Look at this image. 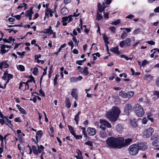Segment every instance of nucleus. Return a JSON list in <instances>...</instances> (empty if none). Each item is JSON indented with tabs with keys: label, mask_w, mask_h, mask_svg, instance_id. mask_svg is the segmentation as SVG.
<instances>
[{
	"label": "nucleus",
	"mask_w": 159,
	"mask_h": 159,
	"mask_svg": "<svg viewBox=\"0 0 159 159\" xmlns=\"http://www.w3.org/2000/svg\"><path fill=\"white\" fill-rule=\"evenodd\" d=\"M156 83L157 87H159V77L156 79Z\"/></svg>",
	"instance_id": "64"
},
{
	"label": "nucleus",
	"mask_w": 159,
	"mask_h": 159,
	"mask_svg": "<svg viewBox=\"0 0 159 159\" xmlns=\"http://www.w3.org/2000/svg\"><path fill=\"white\" fill-rule=\"evenodd\" d=\"M68 127L71 134L73 135H74L75 132L73 127L69 125H68Z\"/></svg>",
	"instance_id": "29"
},
{
	"label": "nucleus",
	"mask_w": 159,
	"mask_h": 159,
	"mask_svg": "<svg viewBox=\"0 0 159 159\" xmlns=\"http://www.w3.org/2000/svg\"><path fill=\"white\" fill-rule=\"evenodd\" d=\"M85 144L92 146L93 145V142L90 141H88L85 143Z\"/></svg>",
	"instance_id": "53"
},
{
	"label": "nucleus",
	"mask_w": 159,
	"mask_h": 159,
	"mask_svg": "<svg viewBox=\"0 0 159 159\" xmlns=\"http://www.w3.org/2000/svg\"><path fill=\"white\" fill-rule=\"evenodd\" d=\"M153 94L157 96V98H159V92L158 91H155L153 93Z\"/></svg>",
	"instance_id": "60"
},
{
	"label": "nucleus",
	"mask_w": 159,
	"mask_h": 159,
	"mask_svg": "<svg viewBox=\"0 0 159 159\" xmlns=\"http://www.w3.org/2000/svg\"><path fill=\"white\" fill-rule=\"evenodd\" d=\"M66 106L68 108H69L70 107V102L69 99L67 98L65 101Z\"/></svg>",
	"instance_id": "31"
},
{
	"label": "nucleus",
	"mask_w": 159,
	"mask_h": 159,
	"mask_svg": "<svg viewBox=\"0 0 159 159\" xmlns=\"http://www.w3.org/2000/svg\"><path fill=\"white\" fill-rule=\"evenodd\" d=\"M103 38L105 43L106 44H108L109 43L108 41V37L105 34H103Z\"/></svg>",
	"instance_id": "34"
},
{
	"label": "nucleus",
	"mask_w": 159,
	"mask_h": 159,
	"mask_svg": "<svg viewBox=\"0 0 159 159\" xmlns=\"http://www.w3.org/2000/svg\"><path fill=\"white\" fill-rule=\"evenodd\" d=\"M25 53V51H23L22 52H17V54L20 56H24Z\"/></svg>",
	"instance_id": "56"
},
{
	"label": "nucleus",
	"mask_w": 159,
	"mask_h": 159,
	"mask_svg": "<svg viewBox=\"0 0 159 159\" xmlns=\"http://www.w3.org/2000/svg\"><path fill=\"white\" fill-rule=\"evenodd\" d=\"M131 39L129 38H127L124 41H122L120 43V46L122 48L125 45L129 46L130 45Z\"/></svg>",
	"instance_id": "7"
},
{
	"label": "nucleus",
	"mask_w": 159,
	"mask_h": 159,
	"mask_svg": "<svg viewBox=\"0 0 159 159\" xmlns=\"http://www.w3.org/2000/svg\"><path fill=\"white\" fill-rule=\"evenodd\" d=\"M100 124L103 126H106L108 128H111L112 127L111 124L108 121L105 120L100 119Z\"/></svg>",
	"instance_id": "13"
},
{
	"label": "nucleus",
	"mask_w": 159,
	"mask_h": 159,
	"mask_svg": "<svg viewBox=\"0 0 159 159\" xmlns=\"http://www.w3.org/2000/svg\"><path fill=\"white\" fill-rule=\"evenodd\" d=\"M2 78L4 80H7V71H5L4 72L3 74V76L2 77Z\"/></svg>",
	"instance_id": "44"
},
{
	"label": "nucleus",
	"mask_w": 159,
	"mask_h": 159,
	"mask_svg": "<svg viewBox=\"0 0 159 159\" xmlns=\"http://www.w3.org/2000/svg\"><path fill=\"white\" fill-rule=\"evenodd\" d=\"M79 16L78 15H74L73 16L70 15V16H68V23H70V22H71V21H72V20L73 19L72 18V17H73V16Z\"/></svg>",
	"instance_id": "40"
},
{
	"label": "nucleus",
	"mask_w": 159,
	"mask_h": 159,
	"mask_svg": "<svg viewBox=\"0 0 159 159\" xmlns=\"http://www.w3.org/2000/svg\"><path fill=\"white\" fill-rule=\"evenodd\" d=\"M83 73L84 75H87L89 73V71L88 70V67H85L83 70Z\"/></svg>",
	"instance_id": "32"
},
{
	"label": "nucleus",
	"mask_w": 159,
	"mask_h": 159,
	"mask_svg": "<svg viewBox=\"0 0 159 159\" xmlns=\"http://www.w3.org/2000/svg\"><path fill=\"white\" fill-rule=\"evenodd\" d=\"M120 112V110L118 107L113 106L106 115V117L111 122H115L119 117Z\"/></svg>",
	"instance_id": "2"
},
{
	"label": "nucleus",
	"mask_w": 159,
	"mask_h": 159,
	"mask_svg": "<svg viewBox=\"0 0 159 159\" xmlns=\"http://www.w3.org/2000/svg\"><path fill=\"white\" fill-rule=\"evenodd\" d=\"M7 82L5 83V85L9 82L10 80L12 79L13 77V75L12 74H8L7 71Z\"/></svg>",
	"instance_id": "27"
},
{
	"label": "nucleus",
	"mask_w": 159,
	"mask_h": 159,
	"mask_svg": "<svg viewBox=\"0 0 159 159\" xmlns=\"http://www.w3.org/2000/svg\"><path fill=\"white\" fill-rule=\"evenodd\" d=\"M79 116L78 115H76L74 118V120H75L76 124H78L79 121Z\"/></svg>",
	"instance_id": "42"
},
{
	"label": "nucleus",
	"mask_w": 159,
	"mask_h": 159,
	"mask_svg": "<svg viewBox=\"0 0 159 159\" xmlns=\"http://www.w3.org/2000/svg\"><path fill=\"white\" fill-rule=\"evenodd\" d=\"M19 111H20V112L24 115H25L27 113L25 110L22 107H21L20 109L19 110Z\"/></svg>",
	"instance_id": "48"
},
{
	"label": "nucleus",
	"mask_w": 159,
	"mask_h": 159,
	"mask_svg": "<svg viewBox=\"0 0 159 159\" xmlns=\"http://www.w3.org/2000/svg\"><path fill=\"white\" fill-rule=\"evenodd\" d=\"M61 13L63 15H65L69 13V11L66 8H63L61 10Z\"/></svg>",
	"instance_id": "24"
},
{
	"label": "nucleus",
	"mask_w": 159,
	"mask_h": 159,
	"mask_svg": "<svg viewBox=\"0 0 159 159\" xmlns=\"http://www.w3.org/2000/svg\"><path fill=\"white\" fill-rule=\"evenodd\" d=\"M70 82H75L77 81V78L76 77H71L70 79Z\"/></svg>",
	"instance_id": "49"
},
{
	"label": "nucleus",
	"mask_w": 159,
	"mask_h": 159,
	"mask_svg": "<svg viewBox=\"0 0 159 159\" xmlns=\"http://www.w3.org/2000/svg\"><path fill=\"white\" fill-rule=\"evenodd\" d=\"M148 63V62L145 60L143 61L142 63V66H143Z\"/></svg>",
	"instance_id": "63"
},
{
	"label": "nucleus",
	"mask_w": 159,
	"mask_h": 159,
	"mask_svg": "<svg viewBox=\"0 0 159 159\" xmlns=\"http://www.w3.org/2000/svg\"><path fill=\"white\" fill-rule=\"evenodd\" d=\"M127 36V33L125 32H124L121 36V38L122 39H124Z\"/></svg>",
	"instance_id": "50"
},
{
	"label": "nucleus",
	"mask_w": 159,
	"mask_h": 159,
	"mask_svg": "<svg viewBox=\"0 0 159 159\" xmlns=\"http://www.w3.org/2000/svg\"><path fill=\"white\" fill-rule=\"evenodd\" d=\"M54 11H52V10L50 8H47L45 9V16L44 18V20H45L46 18H48L49 17V15L51 17H52L53 16V13Z\"/></svg>",
	"instance_id": "8"
},
{
	"label": "nucleus",
	"mask_w": 159,
	"mask_h": 159,
	"mask_svg": "<svg viewBox=\"0 0 159 159\" xmlns=\"http://www.w3.org/2000/svg\"><path fill=\"white\" fill-rule=\"evenodd\" d=\"M123 129V127L121 125L118 124L116 125V129L119 132L121 131Z\"/></svg>",
	"instance_id": "30"
},
{
	"label": "nucleus",
	"mask_w": 159,
	"mask_h": 159,
	"mask_svg": "<svg viewBox=\"0 0 159 159\" xmlns=\"http://www.w3.org/2000/svg\"><path fill=\"white\" fill-rule=\"evenodd\" d=\"M41 32L51 35L53 33V31L52 30L51 26H50L48 28L43 30Z\"/></svg>",
	"instance_id": "15"
},
{
	"label": "nucleus",
	"mask_w": 159,
	"mask_h": 159,
	"mask_svg": "<svg viewBox=\"0 0 159 159\" xmlns=\"http://www.w3.org/2000/svg\"><path fill=\"white\" fill-rule=\"evenodd\" d=\"M122 139L123 144H122V145H121V148L122 147H123L126 145H129L130 144V143L133 141L132 139L130 138H129L125 139L124 142V139L123 138Z\"/></svg>",
	"instance_id": "11"
},
{
	"label": "nucleus",
	"mask_w": 159,
	"mask_h": 159,
	"mask_svg": "<svg viewBox=\"0 0 159 159\" xmlns=\"http://www.w3.org/2000/svg\"><path fill=\"white\" fill-rule=\"evenodd\" d=\"M129 150L130 154L133 155L137 154L139 150L136 144L130 145L129 147Z\"/></svg>",
	"instance_id": "4"
},
{
	"label": "nucleus",
	"mask_w": 159,
	"mask_h": 159,
	"mask_svg": "<svg viewBox=\"0 0 159 159\" xmlns=\"http://www.w3.org/2000/svg\"><path fill=\"white\" fill-rule=\"evenodd\" d=\"M68 21V17H64L62 18V22Z\"/></svg>",
	"instance_id": "58"
},
{
	"label": "nucleus",
	"mask_w": 159,
	"mask_h": 159,
	"mask_svg": "<svg viewBox=\"0 0 159 159\" xmlns=\"http://www.w3.org/2000/svg\"><path fill=\"white\" fill-rule=\"evenodd\" d=\"M17 68L18 70L21 71H23L25 70V67L22 65H19L17 66Z\"/></svg>",
	"instance_id": "37"
},
{
	"label": "nucleus",
	"mask_w": 159,
	"mask_h": 159,
	"mask_svg": "<svg viewBox=\"0 0 159 159\" xmlns=\"http://www.w3.org/2000/svg\"><path fill=\"white\" fill-rule=\"evenodd\" d=\"M34 13L33 11V7H31L30 9L27 10L25 12V16H32V15Z\"/></svg>",
	"instance_id": "17"
},
{
	"label": "nucleus",
	"mask_w": 159,
	"mask_h": 159,
	"mask_svg": "<svg viewBox=\"0 0 159 159\" xmlns=\"http://www.w3.org/2000/svg\"><path fill=\"white\" fill-rule=\"evenodd\" d=\"M59 75L58 74H57L54 79V85H56L57 84V80L58 78Z\"/></svg>",
	"instance_id": "43"
},
{
	"label": "nucleus",
	"mask_w": 159,
	"mask_h": 159,
	"mask_svg": "<svg viewBox=\"0 0 159 159\" xmlns=\"http://www.w3.org/2000/svg\"><path fill=\"white\" fill-rule=\"evenodd\" d=\"M41 57V55L40 54L35 55L34 56L35 60H37V59H39V58H40Z\"/></svg>",
	"instance_id": "61"
},
{
	"label": "nucleus",
	"mask_w": 159,
	"mask_h": 159,
	"mask_svg": "<svg viewBox=\"0 0 159 159\" xmlns=\"http://www.w3.org/2000/svg\"><path fill=\"white\" fill-rule=\"evenodd\" d=\"M43 132L42 130H39L37 131L36 133V135L35 137V139L36 141L35 142V144H37L39 140H40L41 138Z\"/></svg>",
	"instance_id": "9"
},
{
	"label": "nucleus",
	"mask_w": 159,
	"mask_h": 159,
	"mask_svg": "<svg viewBox=\"0 0 159 159\" xmlns=\"http://www.w3.org/2000/svg\"><path fill=\"white\" fill-rule=\"evenodd\" d=\"M5 119L6 120H5V121L7 122V123H5L6 125H8V124H9V125H10L11 126H12V125L11 124V120H9L7 118V117H5Z\"/></svg>",
	"instance_id": "41"
},
{
	"label": "nucleus",
	"mask_w": 159,
	"mask_h": 159,
	"mask_svg": "<svg viewBox=\"0 0 159 159\" xmlns=\"http://www.w3.org/2000/svg\"><path fill=\"white\" fill-rule=\"evenodd\" d=\"M145 78L147 80H150L152 79V77L150 75H145Z\"/></svg>",
	"instance_id": "45"
},
{
	"label": "nucleus",
	"mask_w": 159,
	"mask_h": 159,
	"mask_svg": "<svg viewBox=\"0 0 159 159\" xmlns=\"http://www.w3.org/2000/svg\"><path fill=\"white\" fill-rule=\"evenodd\" d=\"M0 45L1 46L0 51L2 54L7 52L9 51V49L12 47L11 46L5 44H0Z\"/></svg>",
	"instance_id": "6"
},
{
	"label": "nucleus",
	"mask_w": 159,
	"mask_h": 159,
	"mask_svg": "<svg viewBox=\"0 0 159 159\" xmlns=\"http://www.w3.org/2000/svg\"><path fill=\"white\" fill-rule=\"evenodd\" d=\"M119 95L123 98H127V93L125 91H121L119 93Z\"/></svg>",
	"instance_id": "25"
},
{
	"label": "nucleus",
	"mask_w": 159,
	"mask_h": 159,
	"mask_svg": "<svg viewBox=\"0 0 159 159\" xmlns=\"http://www.w3.org/2000/svg\"><path fill=\"white\" fill-rule=\"evenodd\" d=\"M74 137L76 139H79L80 138H81L82 137V135H76L75 134L74 135H73Z\"/></svg>",
	"instance_id": "59"
},
{
	"label": "nucleus",
	"mask_w": 159,
	"mask_h": 159,
	"mask_svg": "<svg viewBox=\"0 0 159 159\" xmlns=\"http://www.w3.org/2000/svg\"><path fill=\"white\" fill-rule=\"evenodd\" d=\"M140 32V30L139 29H137L134 31L133 33L135 35L139 34Z\"/></svg>",
	"instance_id": "52"
},
{
	"label": "nucleus",
	"mask_w": 159,
	"mask_h": 159,
	"mask_svg": "<svg viewBox=\"0 0 159 159\" xmlns=\"http://www.w3.org/2000/svg\"><path fill=\"white\" fill-rule=\"evenodd\" d=\"M79 152L80 154V155H81V154L80 152L79 151ZM78 156H75V157L77 159H83V157L81 155H80L78 153Z\"/></svg>",
	"instance_id": "51"
},
{
	"label": "nucleus",
	"mask_w": 159,
	"mask_h": 159,
	"mask_svg": "<svg viewBox=\"0 0 159 159\" xmlns=\"http://www.w3.org/2000/svg\"><path fill=\"white\" fill-rule=\"evenodd\" d=\"M110 51L116 54H118L120 53V52L119 51L118 47V46H116V47L111 48L110 49Z\"/></svg>",
	"instance_id": "23"
},
{
	"label": "nucleus",
	"mask_w": 159,
	"mask_h": 159,
	"mask_svg": "<svg viewBox=\"0 0 159 159\" xmlns=\"http://www.w3.org/2000/svg\"><path fill=\"white\" fill-rule=\"evenodd\" d=\"M108 29L111 31V32L115 33L116 28L114 26L110 27Z\"/></svg>",
	"instance_id": "46"
},
{
	"label": "nucleus",
	"mask_w": 159,
	"mask_h": 159,
	"mask_svg": "<svg viewBox=\"0 0 159 159\" xmlns=\"http://www.w3.org/2000/svg\"><path fill=\"white\" fill-rule=\"evenodd\" d=\"M148 120V118L146 117H144L142 120V123L143 124H146Z\"/></svg>",
	"instance_id": "54"
},
{
	"label": "nucleus",
	"mask_w": 159,
	"mask_h": 159,
	"mask_svg": "<svg viewBox=\"0 0 159 159\" xmlns=\"http://www.w3.org/2000/svg\"><path fill=\"white\" fill-rule=\"evenodd\" d=\"M37 147L38 148L37 151H38V154L39 153H41L42 152H43L44 149V147L42 145H40L39 146L37 143Z\"/></svg>",
	"instance_id": "19"
},
{
	"label": "nucleus",
	"mask_w": 159,
	"mask_h": 159,
	"mask_svg": "<svg viewBox=\"0 0 159 159\" xmlns=\"http://www.w3.org/2000/svg\"><path fill=\"white\" fill-rule=\"evenodd\" d=\"M83 27H85V29L84 30L85 33L86 34L88 33L89 31V29H87L86 28L87 26L85 25H83Z\"/></svg>",
	"instance_id": "57"
},
{
	"label": "nucleus",
	"mask_w": 159,
	"mask_h": 159,
	"mask_svg": "<svg viewBox=\"0 0 159 159\" xmlns=\"http://www.w3.org/2000/svg\"><path fill=\"white\" fill-rule=\"evenodd\" d=\"M139 150L142 151L145 150L147 149V146L146 144L144 143H140L136 144Z\"/></svg>",
	"instance_id": "12"
},
{
	"label": "nucleus",
	"mask_w": 159,
	"mask_h": 159,
	"mask_svg": "<svg viewBox=\"0 0 159 159\" xmlns=\"http://www.w3.org/2000/svg\"><path fill=\"white\" fill-rule=\"evenodd\" d=\"M130 124L133 127H135L138 125L137 121L135 120H132L130 121Z\"/></svg>",
	"instance_id": "28"
},
{
	"label": "nucleus",
	"mask_w": 159,
	"mask_h": 159,
	"mask_svg": "<svg viewBox=\"0 0 159 159\" xmlns=\"http://www.w3.org/2000/svg\"><path fill=\"white\" fill-rule=\"evenodd\" d=\"M122 138H115L110 137L106 140L107 145L110 148H121V145L123 144Z\"/></svg>",
	"instance_id": "1"
},
{
	"label": "nucleus",
	"mask_w": 159,
	"mask_h": 159,
	"mask_svg": "<svg viewBox=\"0 0 159 159\" xmlns=\"http://www.w3.org/2000/svg\"><path fill=\"white\" fill-rule=\"evenodd\" d=\"M134 94V92L133 91H129L127 93V97L129 98H130L133 96Z\"/></svg>",
	"instance_id": "33"
},
{
	"label": "nucleus",
	"mask_w": 159,
	"mask_h": 159,
	"mask_svg": "<svg viewBox=\"0 0 159 159\" xmlns=\"http://www.w3.org/2000/svg\"><path fill=\"white\" fill-rule=\"evenodd\" d=\"M154 132L153 128L149 127L144 130L143 132V136L144 138H147L151 136Z\"/></svg>",
	"instance_id": "5"
},
{
	"label": "nucleus",
	"mask_w": 159,
	"mask_h": 159,
	"mask_svg": "<svg viewBox=\"0 0 159 159\" xmlns=\"http://www.w3.org/2000/svg\"><path fill=\"white\" fill-rule=\"evenodd\" d=\"M133 109L136 115L138 116L142 117L145 113L143 108L139 104L134 105L133 107Z\"/></svg>",
	"instance_id": "3"
},
{
	"label": "nucleus",
	"mask_w": 159,
	"mask_h": 159,
	"mask_svg": "<svg viewBox=\"0 0 159 159\" xmlns=\"http://www.w3.org/2000/svg\"><path fill=\"white\" fill-rule=\"evenodd\" d=\"M71 95L76 100L77 98V90L76 89H73L71 93Z\"/></svg>",
	"instance_id": "18"
},
{
	"label": "nucleus",
	"mask_w": 159,
	"mask_h": 159,
	"mask_svg": "<svg viewBox=\"0 0 159 159\" xmlns=\"http://www.w3.org/2000/svg\"><path fill=\"white\" fill-rule=\"evenodd\" d=\"M99 136L103 139H105L107 137V134L105 131L101 130L99 133Z\"/></svg>",
	"instance_id": "21"
},
{
	"label": "nucleus",
	"mask_w": 159,
	"mask_h": 159,
	"mask_svg": "<svg viewBox=\"0 0 159 159\" xmlns=\"http://www.w3.org/2000/svg\"><path fill=\"white\" fill-rule=\"evenodd\" d=\"M31 148L34 153L35 155H38L37 149L36 147L35 146H33Z\"/></svg>",
	"instance_id": "35"
},
{
	"label": "nucleus",
	"mask_w": 159,
	"mask_h": 159,
	"mask_svg": "<svg viewBox=\"0 0 159 159\" xmlns=\"http://www.w3.org/2000/svg\"><path fill=\"white\" fill-rule=\"evenodd\" d=\"M131 108V105L130 104H128L126 105L124 109V111L127 115H129Z\"/></svg>",
	"instance_id": "14"
},
{
	"label": "nucleus",
	"mask_w": 159,
	"mask_h": 159,
	"mask_svg": "<svg viewBox=\"0 0 159 159\" xmlns=\"http://www.w3.org/2000/svg\"><path fill=\"white\" fill-rule=\"evenodd\" d=\"M0 67H1L2 69L8 68L9 66L6 61H2L0 63Z\"/></svg>",
	"instance_id": "22"
},
{
	"label": "nucleus",
	"mask_w": 159,
	"mask_h": 159,
	"mask_svg": "<svg viewBox=\"0 0 159 159\" xmlns=\"http://www.w3.org/2000/svg\"><path fill=\"white\" fill-rule=\"evenodd\" d=\"M147 43L151 45H154L155 44V42L151 40L150 41H148L147 42Z\"/></svg>",
	"instance_id": "62"
},
{
	"label": "nucleus",
	"mask_w": 159,
	"mask_h": 159,
	"mask_svg": "<svg viewBox=\"0 0 159 159\" xmlns=\"http://www.w3.org/2000/svg\"><path fill=\"white\" fill-rule=\"evenodd\" d=\"M87 132L89 136H93L96 134V130L94 128L89 127L87 129Z\"/></svg>",
	"instance_id": "10"
},
{
	"label": "nucleus",
	"mask_w": 159,
	"mask_h": 159,
	"mask_svg": "<svg viewBox=\"0 0 159 159\" xmlns=\"http://www.w3.org/2000/svg\"><path fill=\"white\" fill-rule=\"evenodd\" d=\"M102 18V16L98 12L97 13V19L98 20H101Z\"/></svg>",
	"instance_id": "47"
},
{
	"label": "nucleus",
	"mask_w": 159,
	"mask_h": 159,
	"mask_svg": "<svg viewBox=\"0 0 159 159\" xmlns=\"http://www.w3.org/2000/svg\"><path fill=\"white\" fill-rule=\"evenodd\" d=\"M14 121L16 122H21V119L20 118V117H18L16 118L14 120Z\"/></svg>",
	"instance_id": "55"
},
{
	"label": "nucleus",
	"mask_w": 159,
	"mask_h": 159,
	"mask_svg": "<svg viewBox=\"0 0 159 159\" xmlns=\"http://www.w3.org/2000/svg\"><path fill=\"white\" fill-rule=\"evenodd\" d=\"M107 7V6L105 5V3L103 2L102 6L99 3H98V10L100 12H102Z\"/></svg>",
	"instance_id": "16"
},
{
	"label": "nucleus",
	"mask_w": 159,
	"mask_h": 159,
	"mask_svg": "<svg viewBox=\"0 0 159 159\" xmlns=\"http://www.w3.org/2000/svg\"><path fill=\"white\" fill-rule=\"evenodd\" d=\"M120 19H118L115 21L112 22L110 24L112 25H117L120 24Z\"/></svg>",
	"instance_id": "38"
},
{
	"label": "nucleus",
	"mask_w": 159,
	"mask_h": 159,
	"mask_svg": "<svg viewBox=\"0 0 159 159\" xmlns=\"http://www.w3.org/2000/svg\"><path fill=\"white\" fill-rule=\"evenodd\" d=\"M25 136V134L23 133L18 135L17 137L20 142H21L22 141V139Z\"/></svg>",
	"instance_id": "26"
},
{
	"label": "nucleus",
	"mask_w": 159,
	"mask_h": 159,
	"mask_svg": "<svg viewBox=\"0 0 159 159\" xmlns=\"http://www.w3.org/2000/svg\"><path fill=\"white\" fill-rule=\"evenodd\" d=\"M152 145L155 147H159V138H157L153 141ZM157 150H159V147L157 148Z\"/></svg>",
	"instance_id": "20"
},
{
	"label": "nucleus",
	"mask_w": 159,
	"mask_h": 159,
	"mask_svg": "<svg viewBox=\"0 0 159 159\" xmlns=\"http://www.w3.org/2000/svg\"><path fill=\"white\" fill-rule=\"evenodd\" d=\"M38 73V69L36 67H35L34 68L33 73L34 75H37Z\"/></svg>",
	"instance_id": "39"
},
{
	"label": "nucleus",
	"mask_w": 159,
	"mask_h": 159,
	"mask_svg": "<svg viewBox=\"0 0 159 159\" xmlns=\"http://www.w3.org/2000/svg\"><path fill=\"white\" fill-rule=\"evenodd\" d=\"M70 34L73 36V38H72V40L74 41L75 43V45L76 46H78V44L79 42V41L78 40H77L76 38L74 36H73V34Z\"/></svg>",
	"instance_id": "36"
}]
</instances>
